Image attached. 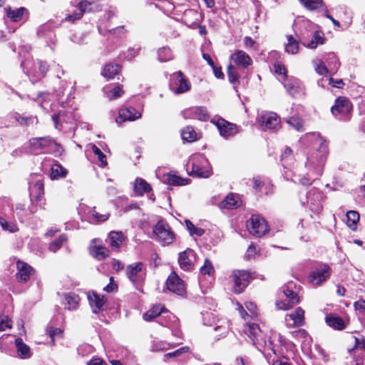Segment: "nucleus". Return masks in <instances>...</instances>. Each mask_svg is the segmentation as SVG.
<instances>
[{
    "instance_id": "1",
    "label": "nucleus",
    "mask_w": 365,
    "mask_h": 365,
    "mask_svg": "<svg viewBox=\"0 0 365 365\" xmlns=\"http://www.w3.org/2000/svg\"><path fill=\"white\" fill-rule=\"evenodd\" d=\"M307 138L313 142L314 150L308 155L306 166L321 172L328 153L327 145L317 133L309 134L307 135Z\"/></svg>"
},
{
    "instance_id": "2",
    "label": "nucleus",
    "mask_w": 365,
    "mask_h": 365,
    "mask_svg": "<svg viewBox=\"0 0 365 365\" xmlns=\"http://www.w3.org/2000/svg\"><path fill=\"white\" fill-rule=\"evenodd\" d=\"M186 167L188 174L197 178H207L212 174L210 163L203 155L191 156Z\"/></svg>"
},
{
    "instance_id": "3",
    "label": "nucleus",
    "mask_w": 365,
    "mask_h": 365,
    "mask_svg": "<svg viewBox=\"0 0 365 365\" xmlns=\"http://www.w3.org/2000/svg\"><path fill=\"white\" fill-rule=\"evenodd\" d=\"M243 331L259 351H262L267 346H269L271 345L269 341V344H267V336L258 324L247 323L245 326Z\"/></svg>"
},
{
    "instance_id": "4",
    "label": "nucleus",
    "mask_w": 365,
    "mask_h": 365,
    "mask_svg": "<svg viewBox=\"0 0 365 365\" xmlns=\"http://www.w3.org/2000/svg\"><path fill=\"white\" fill-rule=\"evenodd\" d=\"M30 145L32 151L36 153H60L61 146L51 138H35L30 140Z\"/></svg>"
},
{
    "instance_id": "5",
    "label": "nucleus",
    "mask_w": 365,
    "mask_h": 365,
    "mask_svg": "<svg viewBox=\"0 0 365 365\" xmlns=\"http://www.w3.org/2000/svg\"><path fill=\"white\" fill-rule=\"evenodd\" d=\"M153 234L156 240L163 245L166 246L172 244L175 235L168 223L160 220L153 227Z\"/></svg>"
},
{
    "instance_id": "6",
    "label": "nucleus",
    "mask_w": 365,
    "mask_h": 365,
    "mask_svg": "<svg viewBox=\"0 0 365 365\" xmlns=\"http://www.w3.org/2000/svg\"><path fill=\"white\" fill-rule=\"evenodd\" d=\"M170 88L175 94L179 95L190 91L191 83L181 71H178L170 76Z\"/></svg>"
},
{
    "instance_id": "7",
    "label": "nucleus",
    "mask_w": 365,
    "mask_h": 365,
    "mask_svg": "<svg viewBox=\"0 0 365 365\" xmlns=\"http://www.w3.org/2000/svg\"><path fill=\"white\" fill-rule=\"evenodd\" d=\"M249 232L256 237H262L269 231L267 221L259 215H253L247 222Z\"/></svg>"
},
{
    "instance_id": "8",
    "label": "nucleus",
    "mask_w": 365,
    "mask_h": 365,
    "mask_svg": "<svg viewBox=\"0 0 365 365\" xmlns=\"http://www.w3.org/2000/svg\"><path fill=\"white\" fill-rule=\"evenodd\" d=\"M331 275V269L327 264H320L309 272L308 282L312 286H319L324 282Z\"/></svg>"
},
{
    "instance_id": "9",
    "label": "nucleus",
    "mask_w": 365,
    "mask_h": 365,
    "mask_svg": "<svg viewBox=\"0 0 365 365\" xmlns=\"http://www.w3.org/2000/svg\"><path fill=\"white\" fill-rule=\"evenodd\" d=\"M99 4L98 0H83L78 4V11H75L73 14L66 17L68 21H74L82 17L83 13L96 11L98 10Z\"/></svg>"
},
{
    "instance_id": "10",
    "label": "nucleus",
    "mask_w": 365,
    "mask_h": 365,
    "mask_svg": "<svg viewBox=\"0 0 365 365\" xmlns=\"http://www.w3.org/2000/svg\"><path fill=\"white\" fill-rule=\"evenodd\" d=\"M250 278V274L247 271L234 270L230 275V279L234 283V292L237 294L242 292L248 285Z\"/></svg>"
},
{
    "instance_id": "11",
    "label": "nucleus",
    "mask_w": 365,
    "mask_h": 365,
    "mask_svg": "<svg viewBox=\"0 0 365 365\" xmlns=\"http://www.w3.org/2000/svg\"><path fill=\"white\" fill-rule=\"evenodd\" d=\"M29 184L31 198L35 199L37 202L41 201L44 194L42 175L38 174L31 175Z\"/></svg>"
},
{
    "instance_id": "12",
    "label": "nucleus",
    "mask_w": 365,
    "mask_h": 365,
    "mask_svg": "<svg viewBox=\"0 0 365 365\" xmlns=\"http://www.w3.org/2000/svg\"><path fill=\"white\" fill-rule=\"evenodd\" d=\"M212 123L216 125L220 134L224 138H230L240 132L238 126L223 118L212 120Z\"/></svg>"
},
{
    "instance_id": "13",
    "label": "nucleus",
    "mask_w": 365,
    "mask_h": 365,
    "mask_svg": "<svg viewBox=\"0 0 365 365\" xmlns=\"http://www.w3.org/2000/svg\"><path fill=\"white\" fill-rule=\"evenodd\" d=\"M257 121L263 130H277L280 127V118L274 112L262 114L257 118Z\"/></svg>"
},
{
    "instance_id": "14",
    "label": "nucleus",
    "mask_w": 365,
    "mask_h": 365,
    "mask_svg": "<svg viewBox=\"0 0 365 365\" xmlns=\"http://www.w3.org/2000/svg\"><path fill=\"white\" fill-rule=\"evenodd\" d=\"M352 108L351 103L346 97H339L331 107V113L340 119H346Z\"/></svg>"
},
{
    "instance_id": "15",
    "label": "nucleus",
    "mask_w": 365,
    "mask_h": 365,
    "mask_svg": "<svg viewBox=\"0 0 365 365\" xmlns=\"http://www.w3.org/2000/svg\"><path fill=\"white\" fill-rule=\"evenodd\" d=\"M126 274L133 284H140L145 275L144 264L140 262L129 264L126 268Z\"/></svg>"
},
{
    "instance_id": "16",
    "label": "nucleus",
    "mask_w": 365,
    "mask_h": 365,
    "mask_svg": "<svg viewBox=\"0 0 365 365\" xmlns=\"http://www.w3.org/2000/svg\"><path fill=\"white\" fill-rule=\"evenodd\" d=\"M284 323L287 328L302 327L305 324L304 311L301 307L285 315Z\"/></svg>"
},
{
    "instance_id": "17",
    "label": "nucleus",
    "mask_w": 365,
    "mask_h": 365,
    "mask_svg": "<svg viewBox=\"0 0 365 365\" xmlns=\"http://www.w3.org/2000/svg\"><path fill=\"white\" fill-rule=\"evenodd\" d=\"M167 289L178 294L182 296L186 292L185 282L175 272H172L166 282Z\"/></svg>"
},
{
    "instance_id": "18",
    "label": "nucleus",
    "mask_w": 365,
    "mask_h": 365,
    "mask_svg": "<svg viewBox=\"0 0 365 365\" xmlns=\"http://www.w3.org/2000/svg\"><path fill=\"white\" fill-rule=\"evenodd\" d=\"M195 260V253L191 249H187L179 254L178 262L180 268L185 271L192 270Z\"/></svg>"
},
{
    "instance_id": "19",
    "label": "nucleus",
    "mask_w": 365,
    "mask_h": 365,
    "mask_svg": "<svg viewBox=\"0 0 365 365\" xmlns=\"http://www.w3.org/2000/svg\"><path fill=\"white\" fill-rule=\"evenodd\" d=\"M185 119H197L205 121L208 119L207 109L205 107H191L182 111Z\"/></svg>"
},
{
    "instance_id": "20",
    "label": "nucleus",
    "mask_w": 365,
    "mask_h": 365,
    "mask_svg": "<svg viewBox=\"0 0 365 365\" xmlns=\"http://www.w3.org/2000/svg\"><path fill=\"white\" fill-rule=\"evenodd\" d=\"M141 118V113L136 110L134 108H122L119 110L118 115L115 118L118 124H121L125 121H133Z\"/></svg>"
},
{
    "instance_id": "21",
    "label": "nucleus",
    "mask_w": 365,
    "mask_h": 365,
    "mask_svg": "<svg viewBox=\"0 0 365 365\" xmlns=\"http://www.w3.org/2000/svg\"><path fill=\"white\" fill-rule=\"evenodd\" d=\"M87 298L93 313L97 314L103 309L106 302L103 296L92 291L88 292Z\"/></svg>"
},
{
    "instance_id": "22",
    "label": "nucleus",
    "mask_w": 365,
    "mask_h": 365,
    "mask_svg": "<svg viewBox=\"0 0 365 365\" xmlns=\"http://www.w3.org/2000/svg\"><path fill=\"white\" fill-rule=\"evenodd\" d=\"M16 267L18 269L16 279L20 282H27L31 275L34 274V269L24 262L18 261Z\"/></svg>"
},
{
    "instance_id": "23",
    "label": "nucleus",
    "mask_w": 365,
    "mask_h": 365,
    "mask_svg": "<svg viewBox=\"0 0 365 365\" xmlns=\"http://www.w3.org/2000/svg\"><path fill=\"white\" fill-rule=\"evenodd\" d=\"M232 62L243 68L252 64V59L250 56L242 50L235 51L230 56Z\"/></svg>"
},
{
    "instance_id": "24",
    "label": "nucleus",
    "mask_w": 365,
    "mask_h": 365,
    "mask_svg": "<svg viewBox=\"0 0 365 365\" xmlns=\"http://www.w3.org/2000/svg\"><path fill=\"white\" fill-rule=\"evenodd\" d=\"M103 93L109 101H113L123 96L125 92L123 85L110 84L103 88Z\"/></svg>"
},
{
    "instance_id": "25",
    "label": "nucleus",
    "mask_w": 365,
    "mask_h": 365,
    "mask_svg": "<svg viewBox=\"0 0 365 365\" xmlns=\"http://www.w3.org/2000/svg\"><path fill=\"white\" fill-rule=\"evenodd\" d=\"M283 83L287 92L292 96L301 91L299 81L297 78L287 77L284 80Z\"/></svg>"
},
{
    "instance_id": "26",
    "label": "nucleus",
    "mask_w": 365,
    "mask_h": 365,
    "mask_svg": "<svg viewBox=\"0 0 365 365\" xmlns=\"http://www.w3.org/2000/svg\"><path fill=\"white\" fill-rule=\"evenodd\" d=\"M241 201L239 196L233 193L229 194L221 202L220 207L226 209H235L239 207Z\"/></svg>"
},
{
    "instance_id": "27",
    "label": "nucleus",
    "mask_w": 365,
    "mask_h": 365,
    "mask_svg": "<svg viewBox=\"0 0 365 365\" xmlns=\"http://www.w3.org/2000/svg\"><path fill=\"white\" fill-rule=\"evenodd\" d=\"M80 298L74 293H69L65 295L63 304L68 310H75L79 306Z\"/></svg>"
},
{
    "instance_id": "28",
    "label": "nucleus",
    "mask_w": 365,
    "mask_h": 365,
    "mask_svg": "<svg viewBox=\"0 0 365 365\" xmlns=\"http://www.w3.org/2000/svg\"><path fill=\"white\" fill-rule=\"evenodd\" d=\"M326 322L329 327L335 329L343 330L346 327L344 321L336 315H327L326 317Z\"/></svg>"
},
{
    "instance_id": "29",
    "label": "nucleus",
    "mask_w": 365,
    "mask_h": 365,
    "mask_svg": "<svg viewBox=\"0 0 365 365\" xmlns=\"http://www.w3.org/2000/svg\"><path fill=\"white\" fill-rule=\"evenodd\" d=\"M15 344L19 356H20L22 359H27L31 357V352L30 347L26 344H24L21 339H16L15 341Z\"/></svg>"
},
{
    "instance_id": "30",
    "label": "nucleus",
    "mask_w": 365,
    "mask_h": 365,
    "mask_svg": "<svg viewBox=\"0 0 365 365\" xmlns=\"http://www.w3.org/2000/svg\"><path fill=\"white\" fill-rule=\"evenodd\" d=\"M151 187L145 180L142 178H137L134 183V192L137 195H143L144 193L149 192Z\"/></svg>"
},
{
    "instance_id": "31",
    "label": "nucleus",
    "mask_w": 365,
    "mask_h": 365,
    "mask_svg": "<svg viewBox=\"0 0 365 365\" xmlns=\"http://www.w3.org/2000/svg\"><path fill=\"white\" fill-rule=\"evenodd\" d=\"M27 13L28 11L24 7H21L16 9H11V8L9 7L6 9L7 16L14 22L21 20L24 15Z\"/></svg>"
},
{
    "instance_id": "32",
    "label": "nucleus",
    "mask_w": 365,
    "mask_h": 365,
    "mask_svg": "<svg viewBox=\"0 0 365 365\" xmlns=\"http://www.w3.org/2000/svg\"><path fill=\"white\" fill-rule=\"evenodd\" d=\"M326 61L328 65V68L330 71V73H335L338 71L340 63L334 53H329L327 54Z\"/></svg>"
},
{
    "instance_id": "33",
    "label": "nucleus",
    "mask_w": 365,
    "mask_h": 365,
    "mask_svg": "<svg viewBox=\"0 0 365 365\" xmlns=\"http://www.w3.org/2000/svg\"><path fill=\"white\" fill-rule=\"evenodd\" d=\"M287 42L285 43L286 52L292 54H295L299 51V41L292 36H287Z\"/></svg>"
},
{
    "instance_id": "34",
    "label": "nucleus",
    "mask_w": 365,
    "mask_h": 365,
    "mask_svg": "<svg viewBox=\"0 0 365 365\" xmlns=\"http://www.w3.org/2000/svg\"><path fill=\"white\" fill-rule=\"evenodd\" d=\"M325 38L323 32L316 31L314 34L312 39L307 44V47L309 48H316L319 45L324 43Z\"/></svg>"
},
{
    "instance_id": "35",
    "label": "nucleus",
    "mask_w": 365,
    "mask_h": 365,
    "mask_svg": "<svg viewBox=\"0 0 365 365\" xmlns=\"http://www.w3.org/2000/svg\"><path fill=\"white\" fill-rule=\"evenodd\" d=\"M110 217V214L108 212L104 214L98 213L96 207H93L88 212V217L92 222L98 223L103 222L106 221Z\"/></svg>"
},
{
    "instance_id": "36",
    "label": "nucleus",
    "mask_w": 365,
    "mask_h": 365,
    "mask_svg": "<svg viewBox=\"0 0 365 365\" xmlns=\"http://www.w3.org/2000/svg\"><path fill=\"white\" fill-rule=\"evenodd\" d=\"M123 240V234L120 232L112 231L108 236L109 244L113 249L119 248Z\"/></svg>"
},
{
    "instance_id": "37",
    "label": "nucleus",
    "mask_w": 365,
    "mask_h": 365,
    "mask_svg": "<svg viewBox=\"0 0 365 365\" xmlns=\"http://www.w3.org/2000/svg\"><path fill=\"white\" fill-rule=\"evenodd\" d=\"M91 253L96 259L102 260L108 256L109 251L105 247L95 245L91 249Z\"/></svg>"
},
{
    "instance_id": "38",
    "label": "nucleus",
    "mask_w": 365,
    "mask_h": 365,
    "mask_svg": "<svg viewBox=\"0 0 365 365\" xmlns=\"http://www.w3.org/2000/svg\"><path fill=\"white\" fill-rule=\"evenodd\" d=\"M164 312L165 309L163 307L160 308L159 306L156 305L145 312L143 317L145 321L150 322L160 316L162 313H164Z\"/></svg>"
},
{
    "instance_id": "39",
    "label": "nucleus",
    "mask_w": 365,
    "mask_h": 365,
    "mask_svg": "<svg viewBox=\"0 0 365 365\" xmlns=\"http://www.w3.org/2000/svg\"><path fill=\"white\" fill-rule=\"evenodd\" d=\"M346 225L347 226L355 230L356 228V224L359 220V214L356 211L350 210L346 212Z\"/></svg>"
},
{
    "instance_id": "40",
    "label": "nucleus",
    "mask_w": 365,
    "mask_h": 365,
    "mask_svg": "<svg viewBox=\"0 0 365 365\" xmlns=\"http://www.w3.org/2000/svg\"><path fill=\"white\" fill-rule=\"evenodd\" d=\"M181 136L183 140L193 142L197 139V134L191 126H187L181 131Z\"/></svg>"
},
{
    "instance_id": "41",
    "label": "nucleus",
    "mask_w": 365,
    "mask_h": 365,
    "mask_svg": "<svg viewBox=\"0 0 365 365\" xmlns=\"http://www.w3.org/2000/svg\"><path fill=\"white\" fill-rule=\"evenodd\" d=\"M119 65L109 63L105 66L102 74L106 78L111 79L114 78V76L119 72Z\"/></svg>"
},
{
    "instance_id": "42",
    "label": "nucleus",
    "mask_w": 365,
    "mask_h": 365,
    "mask_svg": "<svg viewBox=\"0 0 365 365\" xmlns=\"http://www.w3.org/2000/svg\"><path fill=\"white\" fill-rule=\"evenodd\" d=\"M51 170V177L52 179L64 177L67 173V170L58 163L53 165Z\"/></svg>"
},
{
    "instance_id": "43",
    "label": "nucleus",
    "mask_w": 365,
    "mask_h": 365,
    "mask_svg": "<svg viewBox=\"0 0 365 365\" xmlns=\"http://www.w3.org/2000/svg\"><path fill=\"white\" fill-rule=\"evenodd\" d=\"M286 122L296 130H303L304 120L299 116H292L290 118L287 119Z\"/></svg>"
},
{
    "instance_id": "44",
    "label": "nucleus",
    "mask_w": 365,
    "mask_h": 365,
    "mask_svg": "<svg viewBox=\"0 0 365 365\" xmlns=\"http://www.w3.org/2000/svg\"><path fill=\"white\" fill-rule=\"evenodd\" d=\"M300 3L310 11L315 10L324 6L322 0H299Z\"/></svg>"
},
{
    "instance_id": "45",
    "label": "nucleus",
    "mask_w": 365,
    "mask_h": 365,
    "mask_svg": "<svg viewBox=\"0 0 365 365\" xmlns=\"http://www.w3.org/2000/svg\"><path fill=\"white\" fill-rule=\"evenodd\" d=\"M158 58L160 62H165L173 58L172 51L168 47H163L158 51Z\"/></svg>"
},
{
    "instance_id": "46",
    "label": "nucleus",
    "mask_w": 365,
    "mask_h": 365,
    "mask_svg": "<svg viewBox=\"0 0 365 365\" xmlns=\"http://www.w3.org/2000/svg\"><path fill=\"white\" fill-rule=\"evenodd\" d=\"M200 274L205 276L207 275L209 277H212L214 275L215 269L212 262L210 259H206L205 260L204 264L200 269Z\"/></svg>"
},
{
    "instance_id": "47",
    "label": "nucleus",
    "mask_w": 365,
    "mask_h": 365,
    "mask_svg": "<svg viewBox=\"0 0 365 365\" xmlns=\"http://www.w3.org/2000/svg\"><path fill=\"white\" fill-rule=\"evenodd\" d=\"M0 225L4 231L9 232H16L19 230L18 226L13 222H9L0 216Z\"/></svg>"
},
{
    "instance_id": "48",
    "label": "nucleus",
    "mask_w": 365,
    "mask_h": 365,
    "mask_svg": "<svg viewBox=\"0 0 365 365\" xmlns=\"http://www.w3.org/2000/svg\"><path fill=\"white\" fill-rule=\"evenodd\" d=\"M313 63L314 65L316 72L319 75L323 76L330 73V71L322 60L317 59L313 61Z\"/></svg>"
},
{
    "instance_id": "49",
    "label": "nucleus",
    "mask_w": 365,
    "mask_h": 365,
    "mask_svg": "<svg viewBox=\"0 0 365 365\" xmlns=\"http://www.w3.org/2000/svg\"><path fill=\"white\" fill-rule=\"evenodd\" d=\"M167 180L168 183H170V185L178 186L187 185L189 181L188 179L182 178L181 177L175 175H168Z\"/></svg>"
},
{
    "instance_id": "50",
    "label": "nucleus",
    "mask_w": 365,
    "mask_h": 365,
    "mask_svg": "<svg viewBox=\"0 0 365 365\" xmlns=\"http://www.w3.org/2000/svg\"><path fill=\"white\" fill-rule=\"evenodd\" d=\"M173 346L170 343H167L165 341H154L152 345V351H165L173 348Z\"/></svg>"
},
{
    "instance_id": "51",
    "label": "nucleus",
    "mask_w": 365,
    "mask_h": 365,
    "mask_svg": "<svg viewBox=\"0 0 365 365\" xmlns=\"http://www.w3.org/2000/svg\"><path fill=\"white\" fill-rule=\"evenodd\" d=\"M66 240L67 238L66 235H61L56 240L53 241L50 244L49 250L53 252H56L61 247L63 243Z\"/></svg>"
},
{
    "instance_id": "52",
    "label": "nucleus",
    "mask_w": 365,
    "mask_h": 365,
    "mask_svg": "<svg viewBox=\"0 0 365 365\" xmlns=\"http://www.w3.org/2000/svg\"><path fill=\"white\" fill-rule=\"evenodd\" d=\"M185 224L191 235L202 236L204 234L202 228L195 227L190 220H185Z\"/></svg>"
},
{
    "instance_id": "53",
    "label": "nucleus",
    "mask_w": 365,
    "mask_h": 365,
    "mask_svg": "<svg viewBox=\"0 0 365 365\" xmlns=\"http://www.w3.org/2000/svg\"><path fill=\"white\" fill-rule=\"evenodd\" d=\"M283 293L287 297V299L292 303V304H298L299 298L297 294L292 290L286 288L283 289Z\"/></svg>"
},
{
    "instance_id": "54",
    "label": "nucleus",
    "mask_w": 365,
    "mask_h": 365,
    "mask_svg": "<svg viewBox=\"0 0 365 365\" xmlns=\"http://www.w3.org/2000/svg\"><path fill=\"white\" fill-rule=\"evenodd\" d=\"M78 353L79 355L83 356L91 354L94 351V348L93 346L88 344H82L77 349Z\"/></svg>"
},
{
    "instance_id": "55",
    "label": "nucleus",
    "mask_w": 365,
    "mask_h": 365,
    "mask_svg": "<svg viewBox=\"0 0 365 365\" xmlns=\"http://www.w3.org/2000/svg\"><path fill=\"white\" fill-rule=\"evenodd\" d=\"M227 76L231 83L235 85L238 83L239 75L232 65L229 66L227 68Z\"/></svg>"
},
{
    "instance_id": "56",
    "label": "nucleus",
    "mask_w": 365,
    "mask_h": 365,
    "mask_svg": "<svg viewBox=\"0 0 365 365\" xmlns=\"http://www.w3.org/2000/svg\"><path fill=\"white\" fill-rule=\"evenodd\" d=\"M12 324L11 321L7 316H0V331H5L6 329H11Z\"/></svg>"
},
{
    "instance_id": "57",
    "label": "nucleus",
    "mask_w": 365,
    "mask_h": 365,
    "mask_svg": "<svg viewBox=\"0 0 365 365\" xmlns=\"http://www.w3.org/2000/svg\"><path fill=\"white\" fill-rule=\"evenodd\" d=\"M92 150L94 154L98 157V159L101 162V165L103 167L106 166L107 165L106 155L103 153L100 148H98L96 145H93Z\"/></svg>"
},
{
    "instance_id": "58",
    "label": "nucleus",
    "mask_w": 365,
    "mask_h": 365,
    "mask_svg": "<svg viewBox=\"0 0 365 365\" xmlns=\"http://www.w3.org/2000/svg\"><path fill=\"white\" fill-rule=\"evenodd\" d=\"M189 349L187 347H181L175 351L168 353L164 355V360L165 361L168 358L178 357L182 354L183 353L187 352Z\"/></svg>"
},
{
    "instance_id": "59",
    "label": "nucleus",
    "mask_w": 365,
    "mask_h": 365,
    "mask_svg": "<svg viewBox=\"0 0 365 365\" xmlns=\"http://www.w3.org/2000/svg\"><path fill=\"white\" fill-rule=\"evenodd\" d=\"M294 304H292V303L289 301L287 300H281L277 301L276 302V307L277 309L280 310H287L290 308H292Z\"/></svg>"
},
{
    "instance_id": "60",
    "label": "nucleus",
    "mask_w": 365,
    "mask_h": 365,
    "mask_svg": "<svg viewBox=\"0 0 365 365\" xmlns=\"http://www.w3.org/2000/svg\"><path fill=\"white\" fill-rule=\"evenodd\" d=\"M355 346L352 349H349V351H359V350H365V341L364 338H357L354 337Z\"/></svg>"
},
{
    "instance_id": "61",
    "label": "nucleus",
    "mask_w": 365,
    "mask_h": 365,
    "mask_svg": "<svg viewBox=\"0 0 365 365\" xmlns=\"http://www.w3.org/2000/svg\"><path fill=\"white\" fill-rule=\"evenodd\" d=\"M15 118L21 125H29L36 122V119L35 118L21 117L19 114H16Z\"/></svg>"
},
{
    "instance_id": "62",
    "label": "nucleus",
    "mask_w": 365,
    "mask_h": 365,
    "mask_svg": "<svg viewBox=\"0 0 365 365\" xmlns=\"http://www.w3.org/2000/svg\"><path fill=\"white\" fill-rule=\"evenodd\" d=\"M274 68L275 73L282 76L284 80L287 78L286 75V69L282 64L280 63H275L274 65Z\"/></svg>"
},
{
    "instance_id": "63",
    "label": "nucleus",
    "mask_w": 365,
    "mask_h": 365,
    "mask_svg": "<svg viewBox=\"0 0 365 365\" xmlns=\"http://www.w3.org/2000/svg\"><path fill=\"white\" fill-rule=\"evenodd\" d=\"M245 308L247 309V310L250 312L251 317L257 316V306L255 305V304H254L252 302H245Z\"/></svg>"
},
{
    "instance_id": "64",
    "label": "nucleus",
    "mask_w": 365,
    "mask_h": 365,
    "mask_svg": "<svg viewBox=\"0 0 365 365\" xmlns=\"http://www.w3.org/2000/svg\"><path fill=\"white\" fill-rule=\"evenodd\" d=\"M52 120L54 123L56 128L61 129V127L59 126V124L61 121H65L64 119V115L59 113L58 114H54L52 116Z\"/></svg>"
}]
</instances>
